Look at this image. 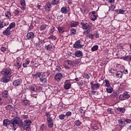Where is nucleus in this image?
<instances>
[{"label":"nucleus","instance_id":"f257e3e1","mask_svg":"<svg viewBox=\"0 0 131 131\" xmlns=\"http://www.w3.org/2000/svg\"><path fill=\"white\" fill-rule=\"evenodd\" d=\"M11 124L12 125V127L14 128V130H16V128L17 126L23 127L24 125L22 120L17 117H16L11 120Z\"/></svg>","mask_w":131,"mask_h":131},{"label":"nucleus","instance_id":"f03ea898","mask_svg":"<svg viewBox=\"0 0 131 131\" xmlns=\"http://www.w3.org/2000/svg\"><path fill=\"white\" fill-rule=\"evenodd\" d=\"M1 73L5 77H12V76H11V74H12V69H10V68H5L1 71Z\"/></svg>","mask_w":131,"mask_h":131},{"label":"nucleus","instance_id":"7ed1b4c3","mask_svg":"<svg viewBox=\"0 0 131 131\" xmlns=\"http://www.w3.org/2000/svg\"><path fill=\"white\" fill-rule=\"evenodd\" d=\"M44 42H45V37L39 35L38 36V39H36L34 41V45L36 47H39V46H40L42 43H43Z\"/></svg>","mask_w":131,"mask_h":131},{"label":"nucleus","instance_id":"20e7f679","mask_svg":"<svg viewBox=\"0 0 131 131\" xmlns=\"http://www.w3.org/2000/svg\"><path fill=\"white\" fill-rule=\"evenodd\" d=\"M129 98H130V96L128 94V92H125L119 96V100L120 101H123L125 99H129Z\"/></svg>","mask_w":131,"mask_h":131},{"label":"nucleus","instance_id":"39448f33","mask_svg":"<svg viewBox=\"0 0 131 131\" xmlns=\"http://www.w3.org/2000/svg\"><path fill=\"white\" fill-rule=\"evenodd\" d=\"M71 82L70 80H66L64 82V90H69L71 88Z\"/></svg>","mask_w":131,"mask_h":131},{"label":"nucleus","instance_id":"423d86ee","mask_svg":"<svg viewBox=\"0 0 131 131\" xmlns=\"http://www.w3.org/2000/svg\"><path fill=\"white\" fill-rule=\"evenodd\" d=\"M74 49H81L82 45L80 44V40H78L73 46Z\"/></svg>","mask_w":131,"mask_h":131},{"label":"nucleus","instance_id":"0eeeda50","mask_svg":"<svg viewBox=\"0 0 131 131\" xmlns=\"http://www.w3.org/2000/svg\"><path fill=\"white\" fill-rule=\"evenodd\" d=\"M63 75H62L61 73H57L54 76V79H55L56 81H60Z\"/></svg>","mask_w":131,"mask_h":131},{"label":"nucleus","instance_id":"6e6552de","mask_svg":"<svg viewBox=\"0 0 131 131\" xmlns=\"http://www.w3.org/2000/svg\"><path fill=\"white\" fill-rule=\"evenodd\" d=\"M10 124H12V120H10L9 119H5L3 121V125L4 126H9Z\"/></svg>","mask_w":131,"mask_h":131},{"label":"nucleus","instance_id":"1a4fd4ad","mask_svg":"<svg viewBox=\"0 0 131 131\" xmlns=\"http://www.w3.org/2000/svg\"><path fill=\"white\" fill-rule=\"evenodd\" d=\"M91 29H92V24L89 23L88 27L86 29H84L86 31H84L83 34L85 35L86 34L90 33V32H91Z\"/></svg>","mask_w":131,"mask_h":131},{"label":"nucleus","instance_id":"9d476101","mask_svg":"<svg viewBox=\"0 0 131 131\" xmlns=\"http://www.w3.org/2000/svg\"><path fill=\"white\" fill-rule=\"evenodd\" d=\"M10 78H11V77L3 76L1 79V82H4V83H7L10 81Z\"/></svg>","mask_w":131,"mask_h":131},{"label":"nucleus","instance_id":"9b49d317","mask_svg":"<svg viewBox=\"0 0 131 131\" xmlns=\"http://www.w3.org/2000/svg\"><path fill=\"white\" fill-rule=\"evenodd\" d=\"M40 81L42 82V83H47V78H46V76L43 74H41L39 77Z\"/></svg>","mask_w":131,"mask_h":131},{"label":"nucleus","instance_id":"f8f14e48","mask_svg":"<svg viewBox=\"0 0 131 131\" xmlns=\"http://www.w3.org/2000/svg\"><path fill=\"white\" fill-rule=\"evenodd\" d=\"M21 83L22 80L21 79H17L13 82V85H15V86L19 85V84H21Z\"/></svg>","mask_w":131,"mask_h":131},{"label":"nucleus","instance_id":"ddd939ff","mask_svg":"<svg viewBox=\"0 0 131 131\" xmlns=\"http://www.w3.org/2000/svg\"><path fill=\"white\" fill-rule=\"evenodd\" d=\"M51 8H52V4L51 2H47L45 5V9L46 11L50 12L51 11Z\"/></svg>","mask_w":131,"mask_h":131},{"label":"nucleus","instance_id":"4468645a","mask_svg":"<svg viewBox=\"0 0 131 131\" xmlns=\"http://www.w3.org/2000/svg\"><path fill=\"white\" fill-rule=\"evenodd\" d=\"M47 121L48 127L52 128L53 127V126H54V122H53V119L47 120Z\"/></svg>","mask_w":131,"mask_h":131},{"label":"nucleus","instance_id":"2eb2a0df","mask_svg":"<svg viewBox=\"0 0 131 131\" xmlns=\"http://www.w3.org/2000/svg\"><path fill=\"white\" fill-rule=\"evenodd\" d=\"M3 34L4 35H10L11 34V30L7 28L5 30L3 31Z\"/></svg>","mask_w":131,"mask_h":131},{"label":"nucleus","instance_id":"dca6fc26","mask_svg":"<svg viewBox=\"0 0 131 131\" xmlns=\"http://www.w3.org/2000/svg\"><path fill=\"white\" fill-rule=\"evenodd\" d=\"M53 48H54V46L52 44L46 45L45 47V49L47 51H52V50H53Z\"/></svg>","mask_w":131,"mask_h":131},{"label":"nucleus","instance_id":"f3484780","mask_svg":"<svg viewBox=\"0 0 131 131\" xmlns=\"http://www.w3.org/2000/svg\"><path fill=\"white\" fill-rule=\"evenodd\" d=\"M2 97H3V98H4L5 99H7V98H8L9 97V92H8V91L7 90H4L3 92H2Z\"/></svg>","mask_w":131,"mask_h":131},{"label":"nucleus","instance_id":"a211bd4d","mask_svg":"<svg viewBox=\"0 0 131 131\" xmlns=\"http://www.w3.org/2000/svg\"><path fill=\"white\" fill-rule=\"evenodd\" d=\"M115 12L116 13H117L118 14H123L126 12V10H123L122 9H120L119 10L118 9H116L115 10Z\"/></svg>","mask_w":131,"mask_h":131},{"label":"nucleus","instance_id":"6ab92c4d","mask_svg":"<svg viewBox=\"0 0 131 131\" xmlns=\"http://www.w3.org/2000/svg\"><path fill=\"white\" fill-rule=\"evenodd\" d=\"M75 56L76 57H81L83 56L82 52L79 50H77L75 52Z\"/></svg>","mask_w":131,"mask_h":131},{"label":"nucleus","instance_id":"aec40b11","mask_svg":"<svg viewBox=\"0 0 131 131\" xmlns=\"http://www.w3.org/2000/svg\"><path fill=\"white\" fill-rule=\"evenodd\" d=\"M61 12L63 14H68V12H69V10H68V8L67 7H62L61 9Z\"/></svg>","mask_w":131,"mask_h":131},{"label":"nucleus","instance_id":"412c9836","mask_svg":"<svg viewBox=\"0 0 131 131\" xmlns=\"http://www.w3.org/2000/svg\"><path fill=\"white\" fill-rule=\"evenodd\" d=\"M27 37L28 39H30V38H33V37H34V33H33L32 32L28 33Z\"/></svg>","mask_w":131,"mask_h":131},{"label":"nucleus","instance_id":"4be33fe9","mask_svg":"<svg viewBox=\"0 0 131 131\" xmlns=\"http://www.w3.org/2000/svg\"><path fill=\"white\" fill-rule=\"evenodd\" d=\"M123 75V72L121 71H119L116 74V76L118 77V78H121Z\"/></svg>","mask_w":131,"mask_h":131},{"label":"nucleus","instance_id":"5701e85b","mask_svg":"<svg viewBox=\"0 0 131 131\" xmlns=\"http://www.w3.org/2000/svg\"><path fill=\"white\" fill-rule=\"evenodd\" d=\"M81 25L82 29L85 30V29H86V28L89 27V23L88 24V23L81 22Z\"/></svg>","mask_w":131,"mask_h":131},{"label":"nucleus","instance_id":"b1692460","mask_svg":"<svg viewBox=\"0 0 131 131\" xmlns=\"http://www.w3.org/2000/svg\"><path fill=\"white\" fill-rule=\"evenodd\" d=\"M98 88H100V83H95L92 86H91L92 90H96L97 89H98Z\"/></svg>","mask_w":131,"mask_h":131},{"label":"nucleus","instance_id":"393cba45","mask_svg":"<svg viewBox=\"0 0 131 131\" xmlns=\"http://www.w3.org/2000/svg\"><path fill=\"white\" fill-rule=\"evenodd\" d=\"M24 125H29L30 126V125L31 124L32 122L30 120H25L24 122Z\"/></svg>","mask_w":131,"mask_h":131},{"label":"nucleus","instance_id":"a878e982","mask_svg":"<svg viewBox=\"0 0 131 131\" xmlns=\"http://www.w3.org/2000/svg\"><path fill=\"white\" fill-rule=\"evenodd\" d=\"M91 128L97 130V129H99V128L97 124H91Z\"/></svg>","mask_w":131,"mask_h":131},{"label":"nucleus","instance_id":"bb28decb","mask_svg":"<svg viewBox=\"0 0 131 131\" xmlns=\"http://www.w3.org/2000/svg\"><path fill=\"white\" fill-rule=\"evenodd\" d=\"M16 26V24L14 22H12L10 23L8 28L9 29H13V28H15V27Z\"/></svg>","mask_w":131,"mask_h":131},{"label":"nucleus","instance_id":"cd10ccee","mask_svg":"<svg viewBox=\"0 0 131 131\" xmlns=\"http://www.w3.org/2000/svg\"><path fill=\"white\" fill-rule=\"evenodd\" d=\"M16 67H17V70H19L20 68H21V67L22 66V63L20 61H17L15 64Z\"/></svg>","mask_w":131,"mask_h":131},{"label":"nucleus","instance_id":"c85d7f7f","mask_svg":"<svg viewBox=\"0 0 131 131\" xmlns=\"http://www.w3.org/2000/svg\"><path fill=\"white\" fill-rule=\"evenodd\" d=\"M5 26H6V21H5V20H2V21L0 22V29L4 28Z\"/></svg>","mask_w":131,"mask_h":131},{"label":"nucleus","instance_id":"c756f323","mask_svg":"<svg viewBox=\"0 0 131 131\" xmlns=\"http://www.w3.org/2000/svg\"><path fill=\"white\" fill-rule=\"evenodd\" d=\"M45 116H46L47 117V120H48L49 119H52V117H51V114L50 113V112H46Z\"/></svg>","mask_w":131,"mask_h":131},{"label":"nucleus","instance_id":"7c9ffc66","mask_svg":"<svg viewBox=\"0 0 131 131\" xmlns=\"http://www.w3.org/2000/svg\"><path fill=\"white\" fill-rule=\"evenodd\" d=\"M117 110L121 113H124V112H125V108H124V107H118V108H117Z\"/></svg>","mask_w":131,"mask_h":131},{"label":"nucleus","instance_id":"2f4dec72","mask_svg":"<svg viewBox=\"0 0 131 131\" xmlns=\"http://www.w3.org/2000/svg\"><path fill=\"white\" fill-rule=\"evenodd\" d=\"M20 3L21 6H22V10H25V0H20Z\"/></svg>","mask_w":131,"mask_h":131},{"label":"nucleus","instance_id":"473e14b6","mask_svg":"<svg viewBox=\"0 0 131 131\" xmlns=\"http://www.w3.org/2000/svg\"><path fill=\"white\" fill-rule=\"evenodd\" d=\"M79 25V23L78 21H73L71 23V27H76V26Z\"/></svg>","mask_w":131,"mask_h":131},{"label":"nucleus","instance_id":"72a5a7b5","mask_svg":"<svg viewBox=\"0 0 131 131\" xmlns=\"http://www.w3.org/2000/svg\"><path fill=\"white\" fill-rule=\"evenodd\" d=\"M5 108L7 109V110H10V111H12L14 109V107L12 105L8 104L7 105Z\"/></svg>","mask_w":131,"mask_h":131},{"label":"nucleus","instance_id":"f704fd0d","mask_svg":"<svg viewBox=\"0 0 131 131\" xmlns=\"http://www.w3.org/2000/svg\"><path fill=\"white\" fill-rule=\"evenodd\" d=\"M23 105L24 106H29L30 105V101L28 100H24L23 101Z\"/></svg>","mask_w":131,"mask_h":131},{"label":"nucleus","instance_id":"c9c22d12","mask_svg":"<svg viewBox=\"0 0 131 131\" xmlns=\"http://www.w3.org/2000/svg\"><path fill=\"white\" fill-rule=\"evenodd\" d=\"M5 16L6 18H8V19H10V18L12 17V14H11V12L10 11H7L5 13Z\"/></svg>","mask_w":131,"mask_h":131},{"label":"nucleus","instance_id":"e433bc0d","mask_svg":"<svg viewBox=\"0 0 131 131\" xmlns=\"http://www.w3.org/2000/svg\"><path fill=\"white\" fill-rule=\"evenodd\" d=\"M104 82L105 83V86H106L107 88H108L111 85V84H110V81L108 79H105Z\"/></svg>","mask_w":131,"mask_h":131},{"label":"nucleus","instance_id":"4c0bfd02","mask_svg":"<svg viewBox=\"0 0 131 131\" xmlns=\"http://www.w3.org/2000/svg\"><path fill=\"white\" fill-rule=\"evenodd\" d=\"M106 92L109 94H111L112 92H113V88H112L111 86L107 87L106 88Z\"/></svg>","mask_w":131,"mask_h":131},{"label":"nucleus","instance_id":"58836bf2","mask_svg":"<svg viewBox=\"0 0 131 131\" xmlns=\"http://www.w3.org/2000/svg\"><path fill=\"white\" fill-rule=\"evenodd\" d=\"M41 73L40 72H38L34 75H33V76H34V77H35V78H37L38 77H40V76L41 75Z\"/></svg>","mask_w":131,"mask_h":131},{"label":"nucleus","instance_id":"ea45409f","mask_svg":"<svg viewBox=\"0 0 131 131\" xmlns=\"http://www.w3.org/2000/svg\"><path fill=\"white\" fill-rule=\"evenodd\" d=\"M86 37H89V38H91V39H94V35L92 34H90V33L88 34H86Z\"/></svg>","mask_w":131,"mask_h":131},{"label":"nucleus","instance_id":"a19ab883","mask_svg":"<svg viewBox=\"0 0 131 131\" xmlns=\"http://www.w3.org/2000/svg\"><path fill=\"white\" fill-rule=\"evenodd\" d=\"M30 63V61L29 60H26V62L23 64V67H24V68H26V67H27V65Z\"/></svg>","mask_w":131,"mask_h":131},{"label":"nucleus","instance_id":"79ce46f5","mask_svg":"<svg viewBox=\"0 0 131 131\" xmlns=\"http://www.w3.org/2000/svg\"><path fill=\"white\" fill-rule=\"evenodd\" d=\"M81 124V122L80 121L78 120H76L75 121V125H76V126H79Z\"/></svg>","mask_w":131,"mask_h":131},{"label":"nucleus","instance_id":"37998d69","mask_svg":"<svg viewBox=\"0 0 131 131\" xmlns=\"http://www.w3.org/2000/svg\"><path fill=\"white\" fill-rule=\"evenodd\" d=\"M83 77H84V78H86V79H90V76L89 75V74L85 73H84L83 75H82Z\"/></svg>","mask_w":131,"mask_h":131},{"label":"nucleus","instance_id":"c03bdc74","mask_svg":"<svg viewBox=\"0 0 131 131\" xmlns=\"http://www.w3.org/2000/svg\"><path fill=\"white\" fill-rule=\"evenodd\" d=\"M23 127H24V129L25 130H29L30 129V126L29 125H24Z\"/></svg>","mask_w":131,"mask_h":131},{"label":"nucleus","instance_id":"a18cd8bd","mask_svg":"<svg viewBox=\"0 0 131 131\" xmlns=\"http://www.w3.org/2000/svg\"><path fill=\"white\" fill-rule=\"evenodd\" d=\"M46 28H47V26L46 25H42L40 27V30L41 31H43V30H45V29H46Z\"/></svg>","mask_w":131,"mask_h":131},{"label":"nucleus","instance_id":"49530a36","mask_svg":"<svg viewBox=\"0 0 131 131\" xmlns=\"http://www.w3.org/2000/svg\"><path fill=\"white\" fill-rule=\"evenodd\" d=\"M59 1L60 0H52L51 4L53 5V6H55V5H57V4L59 3Z\"/></svg>","mask_w":131,"mask_h":131},{"label":"nucleus","instance_id":"de8ad7c7","mask_svg":"<svg viewBox=\"0 0 131 131\" xmlns=\"http://www.w3.org/2000/svg\"><path fill=\"white\" fill-rule=\"evenodd\" d=\"M99 48V47L97 45L94 46L93 48H92L91 50L93 52L95 51H97L98 49Z\"/></svg>","mask_w":131,"mask_h":131},{"label":"nucleus","instance_id":"09e8293b","mask_svg":"<svg viewBox=\"0 0 131 131\" xmlns=\"http://www.w3.org/2000/svg\"><path fill=\"white\" fill-rule=\"evenodd\" d=\"M63 29H64V28H63L62 27H59L58 28V30L59 33H62L64 32V31H63Z\"/></svg>","mask_w":131,"mask_h":131},{"label":"nucleus","instance_id":"8fccbe9b","mask_svg":"<svg viewBox=\"0 0 131 131\" xmlns=\"http://www.w3.org/2000/svg\"><path fill=\"white\" fill-rule=\"evenodd\" d=\"M71 34H75L76 33V30L75 29H71L70 30Z\"/></svg>","mask_w":131,"mask_h":131},{"label":"nucleus","instance_id":"3c124183","mask_svg":"<svg viewBox=\"0 0 131 131\" xmlns=\"http://www.w3.org/2000/svg\"><path fill=\"white\" fill-rule=\"evenodd\" d=\"M56 36L51 35L49 37V39H51L52 40H56Z\"/></svg>","mask_w":131,"mask_h":131},{"label":"nucleus","instance_id":"603ef678","mask_svg":"<svg viewBox=\"0 0 131 131\" xmlns=\"http://www.w3.org/2000/svg\"><path fill=\"white\" fill-rule=\"evenodd\" d=\"M29 90H31L32 92H34L35 91V86L31 85L29 87Z\"/></svg>","mask_w":131,"mask_h":131},{"label":"nucleus","instance_id":"864d4df0","mask_svg":"<svg viewBox=\"0 0 131 131\" xmlns=\"http://www.w3.org/2000/svg\"><path fill=\"white\" fill-rule=\"evenodd\" d=\"M65 116H66V115H63V114H61L59 116V119H60L61 120H63V119H64Z\"/></svg>","mask_w":131,"mask_h":131},{"label":"nucleus","instance_id":"5fc2aeb1","mask_svg":"<svg viewBox=\"0 0 131 131\" xmlns=\"http://www.w3.org/2000/svg\"><path fill=\"white\" fill-rule=\"evenodd\" d=\"M115 8H116V6H114V5H112L111 6V7H110V9L111 11H115L114 10H115Z\"/></svg>","mask_w":131,"mask_h":131},{"label":"nucleus","instance_id":"6e6d98bb","mask_svg":"<svg viewBox=\"0 0 131 131\" xmlns=\"http://www.w3.org/2000/svg\"><path fill=\"white\" fill-rule=\"evenodd\" d=\"M92 21H95L97 20V15H92V18H91Z\"/></svg>","mask_w":131,"mask_h":131},{"label":"nucleus","instance_id":"4d7b16f0","mask_svg":"<svg viewBox=\"0 0 131 131\" xmlns=\"http://www.w3.org/2000/svg\"><path fill=\"white\" fill-rule=\"evenodd\" d=\"M107 112H108L110 114H113V111H112V108H107Z\"/></svg>","mask_w":131,"mask_h":131},{"label":"nucleus","instance_id":"13d9d810","mask_svg":"<svg viewBox=\"0 0 131 131\" xmlns=\"http://www.w3.org/2000/svg\"><path fill=\"white\" fill-rule=\"evenodd\" d=\"M72 114V113L70 111H69L66 113V114L65 115L66 116H71Z\"/></svg>","mask_w":131,"mask_h":131},{"label":"nucleus","instance_id":"bf43d9fd","mask_svg":"<svg viewBox=\"0 0 131 131\" xmlns=\"http://www.w3.org/2000/svg\"><path fill=\"white\" fill-rule=\"evenodd\" d=\"M93 35H94L96 37V38H99V33H98L97 32H96V33H94Z\"/></svg>","mask_w":131,"mask_h":131},{"label":"nucleus","instance_id":"052dcab7","mask_svg":"<svg viewBox=\"0 0 131 131\" xmlns=\"http://www.w3.org/2000/svg\"><path fill=\"white\" fill-rule=\"evenodd\" d=\"M119 94V93H118V92H114L113 93V97H117V96H118Z\"/></svg>","mask_w":131,"mask_h":131},{"label":"nucleus","instance_id":"680f3d73","mask_svg":"<svg viewBox=\"0 0 131 131\" xmlns=\"http://www.w3.org/2000/svg\"><path fill=\"white\" fill-rule=\"evenodd\" d=\"M2 52H6L7 51V48L5 47H2L1 48Z\"/></svg>","mask_w":131,"mask_h":131},{"label":"nucleus","instance_id":"e2e57ef3","mask_svg":"<svg viewBox=\"0 0 131 131\" xmlns=\"http://www.w3.org/2000/svg\"><path fill=\"white\" fill-rule=\"evenodd\" d=\"M50 33H53L54 31H55V27H52L51 29H50Z\"/></svg>","mask_w":131,"mask_h":131},{"label":"nucleus","instance_id":"0e129e2a","mask_svg":"<svg viewBox=\"0 0 131 131\" xmlns=\"http://www.w3.org/2000/svg\"><path fill=\"white\" fill-rule=\"evenodd\" d=\"M109 72H110L111 73L114 74L115 73V69L112 68L111 69V70H109Z\"/></svg>","mask_w":131,"mask_h":131},{"label":"nucleus","instance_id":"69168bd1","mask_svg":"<svg viewBox=\"0 0 131 131\" xmlns=\"http://www.w3.org/2000/svg\"><path fill=\"white\" fill-rule=\"evenodd\" d=\"M45 124H42L40 127V129L41 130H43V129H45Z\"/></svg>","mask_w":131,"mask_h":131},{"label":"nucleus","instance_id":"338daca9","mask_svg":"<svg viewBox=\"0 0 131 131\" xmlns=\"http://www.w3.org/2000/svg\"><path fill=\"white\" fill-rule=\"evenodd\" d=\"M23 118H24V119H28L29 118V117L28 116V115H24L23 116Z\"/></svg>","mask_w":131,"mask_h":131},{"label":"nucleus","instance_id":"774afa93","mask_svg":"<svg viewBox=\"0 0 131 131\" xmlns=\"http://www.w3.org/2000/svg\"><path fill=\"white\" fill-rule=\"evenodd\" d=\"M89 13V10L88 9H84L83 14H88Z\"/></svg>","mask_w":131,"mask_h":131}]
</instances>
